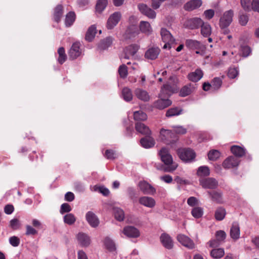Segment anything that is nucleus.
<instances>
[{
    "label": "nucleus",
    "mask_w": 259,
    "mask_h": 259,
    "mask_svg": "<svg viewBox=\"0 0 259 259\" xmlns=\"http://www.w3.org/2000/svg\"><path fill=\"white\" fill-rule=\"evenodd\" d=\"M160 53V49L157 47L149 49L145 53V57L151 60L156 59Z\"/></svg>",
    "instance_id": "21"
},
{
    "label": "nucleus",
    "mask_w": 259,
    "mask_h": 259,
    "mask_svg": "<svg viewBox=\"0 0 259 259\" xmlns=\"http://www.w3.org/2000/svg\"><path fill=\"white\" fill-rule=\"evenodd\" d=\"M121 96L126 102L130 101V89L127 88H124L122 91Z\"/></svg>",
    "instance_id": "58"
},
{
    "label": "nucleus",
    "mask_w": 259,
    "mask_h": 259,
    "mask_svg": "<svg viewBox=\"0 0 259 259\" xmlns=\"http://www.w3.org/2000/svg\"><path fill=\"white\" fill-rule=\"evenodd\" d=\"M222 81L219 77L214 78L212 81V87L214 90L219 89L222 85Z\"/></svg>",
    "instance_id": "57"
},
{
    "label": "nucleus",
    "mask_w": 259,
    "mask_h": 259,
    "mask_svg": "<svg viewBox=\"0 0 259 259\" xmlns=\"http://www.w3.org/2000/svg\"><path fill=\"white\" fill-rule=\"evenodd\" d=\"M232 153L237 157H242L245 153V150L244 148L239 146L234 145L231 147Z\"/></svg>",
    "instance_id": "31"
},
{
    "label": "nucleus",
    "mask_w": 259,
    "mask_h": 259,
    "mask_svg": "<svg viewBox=\"0 0 259 259\" xmlns=\"http://www.w3.org/2000/svg\"><path fill=\"white\" fill-rule=\"evenodd\" d=\"M136 129L137 132L146 136H149L151 134V131L149 127L141 122L136 124Z\"/></svg>",
    "instance_id": "24"
},
{
    "label": "nucleus",
    "mask_w": 259,
    "mask_h": 259,
    "mask_svg": "<svg viewBox=\"0 0 259 259\" xmlns=\"http://www.w3.org/2000/svg\"><path fill=\"white\" fill-rule=\"evenodd\" d=\"M160 241L163 246L170 249L173 247V242L170 236L166 233H163L160 236Z\"/></svg>",
    "instance_id": "20"
},
{
    "label": "nucleus",
    "mask_w": 259,
    "mask_h": 259,
    "mask_svg": "<svg viewBox=\"0 0 259 259\" xmlns=\"http://www.w3.org/2000/svg\"><path fill=\"white\" fill-rule=\"evenodd\" d=\"M230 233L231 237L234 240H236L240 238V228L237 223H233Z\"/></svg>",
    "instance_id": "23"
},
{
    "label": "nucleus",
    "mask_w": 259,
    "mask_h": 259,
    "mask_svg": "<svg viewBox=\"0 0 259 259\" xmlns=\"http://www.w3.org/2000/svg\"><path fill=\"white\" fill-rule=\"evenodd\" d=\"M203 73L200 69H197L194 71L190 72L188 74V78L192 82H197L203 77Z\"/></svg>",
    "instance_id": "19"
},
{
    "label": "nucleus",
    "mask_w": 259,
    "mask_h": 259,
    "mask_svg": "<svg viewBox=\"0 0 259 259\" xmlns=\"http://www.w3.org/2000/svg\"><path fill=\"white\" fill-rule=\"evenodd\" d=\"M160 34L162 41L165 42L163 48L164 49H170L171 48V45L175 44V39L170 32L166 29L162 28L160 31Z\"/></svg>",
    "instance_id": "5"
},
{
    "label": "nucleus",
    "mask_w": 259,
    "mask_h": 259,
    "mask_svg": "<svg viewBox=\"0 0 259 259\" xmlns=\"http://www.w3.org/2000/svg\"><path fill=\"white\" fill-rule=\"evenodd\" d=\"M210 174V170L208 166H200L197 171V175L199 177H206L209 176Z\"/></svg>",
    "instance_id": "41"
},
{
    "label": "nucleus",
    "mask_w": 259,
    "mask_h": 259,
    "mask_svg": "<svg viewBox=\"0 0 259 259\" xmlns=\"http://www.w3.org/2000/svg\"><path fill=\"white\" fill-rule=\"evenodd\" d=\"M203 20L197 17L189 19L186 21L184 26L186 28L190 29H198L201 24H203Z\"/></svg>",
    "instance_id": "8"
},
{
    "label": "nucleus",
    "mask_w": 259,
    "mask_h": 259,
    "mask_svg": "<svg viewBox=\"0 0 259 259\" xmlns=\"http://www.w3.org/2000/svg\"><path fill=\"white\" fill-rule=\"evenodd\" d=\"M185 45L188 49L192 50H199L201 47V44L200 41L191 39H187Z\"/></svg>",
    "instance_id": "27"
},
{
    "label": "nucleus",
    "mask_w": 259,
    "mask_h": 259,
    "mask_svg": "<svg viewBox=\"0 0 259 259\" xmlns=\"http://www.w3.org/2000/svg\"><path fill=\"white\" fill-rule=\"evenodd\" d=\"M240 53L243 57H246L250 55L251 49L247 46H242L241 47Z\"/></svg>",
    "instance_id": "51"
},
{
    "label": "nucleus",
    "mask_w": 259,
    "mask_h": 259,
    "mask_svg": "<svg viewBox=\"0 0 259 259\" xmlns=\"http://www.w3.org/2000/svg\"><path fill=\"white\" fill-rule=\"evenodd\" d=\"M215 237L219 242H222L226 239V234L224 231H218L215 233Z\"/></svg>",
    "instance_id": "53"
},
{
    "label": "nucleus",
    "mask_w": 259,
    "mask_h": 259,
    "mask_svg": "<svg viewBox=\"0 0 259 259\" xmlns=\"http://www.w3.org/2000/svg\"><path fill=\"white\" fill-rule=\"evenodd\" d=\"M196 88V84L189 83L184 86L180 91V96L183 97L191 94Z\"/></svg>",
    "instance_id": "18"
},
{
    "label": "nucleus",
    "mask_w": 259,
    "mask_h": 259,
    "mask_svg": "<svg viewBox=\"0 0 259 259\" xmlns=\"http://www.w3.org/2000/svg\"><path fill=\"white\" fill-rule=\"evenodd\" d=\"M121 14L116 12L111 14L107 20L106 27L108 29H113L119 22L121 18Z\"/></svg>",
    "instance_id": "7"
},
{
    "label": "nucleus",
    "mask_w": 259,
    "mask_h": 259,
    "mask_svg": "<svg viewBox=\"0 0 259 259\" xmlns=\"http://www.w3.org/2000/svg\"><path fill=\"white\" fill-rule=\"evenodd\" d=\"M207 194L213 201L218 203L223 202L222 196L221 193L217 191H207Z\"/></svg>",
    "instance_id": "35"
},
{
    "label": "nucleus",
    "mask_w": 259,
    "mask_h": 259,
    "mask_svg": "<svg viewBox=\"0 0 259 259\" xmlns=\"http://www.w3.org/2000/svg\"><path fill=\"white\" fill-rule=\"evenodd\" d=\"M178 154L180 158L185 162H190L196 156L194 151L190 148L179 149L178 151Z\"/></svg>",
    "instance_id": "4"
},
{
    "label": "nucleus",
    "mask_w": 259,
    "mask_h": 259,
    "mask_svg": "<svg viewBox=\"0 0 259 259\" xmlns=\"http://www.w3.org/2000/svg\"><path fill=\"white\" fill-rule=\"evenodd\" d=\"M63 6L59 5L56 7L54 12V20L56 22L60 21L61 18L63 16Z\"/></svg>",
    "instance_id": "29"
},
{
    "label": "nucleus",
    "mask_w": 259,
    "mask_h": 259,
    "mask_svg": "<svg viewBox=\"0 0 259 259\" xmlns=\"http://www.w3.org/2000/svg\"><path fill=\"white\" fill-rule=\"evenodd\" d=\"M10 243L14 247L18 246L20 244L19 239L16 236H13L9 239Z\"/></svg>",
    "instance_id": "62"
},
{
    "label": "nucleus",
    "mask_w": 259,
    "mask_h": 259,
    "mask_svg": "<svg viewBox=\"0 0 259 259\" xmlns=\"http://www.w3.org/2000/svg\"><path fill=\"white\" fill-rule=\"evenodd\" d=\"M20 226V223L18 219H14L10 221V226L14 230L19 229Z\"/></svg>",
    "instance_id": "61"
},
{
    "label": "nucleus",
    "mask_w": 259,
    "mask_h": 259,
    "mask_svg": "<svg viewBox=\"0 0 259 259\" xmlns=\"http://www.w3.org/2000/svg\"><path fill=\"white\" fill-rule=\"evenodd\" d=\"M140 234L141 233L139 229L131 226V238H138Z\"/></svg>",
    "instance_id": "55"
},
{
    "label": "nucleus",
    "mask_w": 259,
    "mask_h": 259,
    "mask_svg": "<svg viewBox=\"0 0 259 259\" xmlns=\"http://www.w3.org/2000/svg\"><path fill=\"white\" fill-rule=\"evenodd\" d=\"M138 8L140 11L144 15L149 18L154 19L156 17V13L154 11L147 7L144 4H141L138 5Z\"/></svg>",
    "instance_id": "15"
},
{
    "label": "nucleus",
    "mask_w": 259,
    "mask_h": 259,
    "mask_svg": "<svg viewBox=\"0 0 259 259\" xmlns=\"http://www.w3.org/2000/svg\"><path fill=\"white\" fill-rule=\"evenodd\" d=\"M141 146L145 148H150L153 147L155 145V141L153 138L148 136V137L143 138L140 140Z\"/></svg>",
    "instance_id": "26"
},
{
    "label": "nucleus",
    "mask_w": 259,
    "mask_h": 259,
    "mask_svg": "<svg viewBox=\"0 0 259 259\" xmlns=\"http://www.w3.org/2000/svg\"><path fill=\"white\" fill-rule=\"evenodd\" d=\"M238 159L234 156H230L226 158L223 163L225 168L229 169L237 166L239 165Z\"/></svg>",
    "instance_id": "17"
},
{
    "label": "nucleus",
    "mask_w": 259,
    "mask_h": 259,
    "mask_svg": "<svg viewBox=\"0 0 259 259\" xmlns=\"http://www.w3.org/2000/svg\"><path fill=\"white\" fill-rule=\"evenodd\" d=\"M135 94L138 99L144 101H148L150 98L148 93L146 91L140 89L136 90Z\"/></svg>",
    "instance_id": "32"
},
{
    "label": "nucleus",
    "mask_w": 259,
    "mask_h": 259,
    "mask_svg": "<svg viewBox=\"0 0 259 259\" xmlns=\"http://www.w3.org/2000/svg\"><path fill=\"white\" fill-rule=\"evenodd\" d=\"M201 5V0H191L184 5V9L187 11H192L200 7Z\"/></svg>",
    "instance_id": "22"
},
{
    "label": "nucleus",
    "mask_w": 259,
    "mask_h": 259,
    "mask_svg": "<svg viewBox=\"0 0 259 259\" xmlns=\"http://www.w3.org/2000/svg\"><path fill=\"white\" fill-rule=\"evenodd\" d=\"M97 33L96 27L95 25L90 26L85 35V39L88 41H92Z\"/></svg>",
    "instance_id": "33"
},
{
    "label": "nucleus",
    "mask_w": 259,
    "mask_h": 259,
    "mask_svg": "<svg viewBox=\"0 0 259 259\" xmlns=\"http://www.w3.org/2000/svg\"><path fill=\"white\" fill-rule=\"evenodd\" d=\"M225 251L223 248L213 249L210 252V255L213 258H220L224 256Z\"/></svg>",
    "instance_id": "40"
},
{
    "label": "nucleus",
    "mask_w": 259,
    "mask_h": 259,
    "mask_svg": "<svg viewBox=\"0 0 259 259\" xmlns=\"http://www.w3.org/2000/svg\"><path fill=\"white\" fill-rule=\"evenodd\" d=\"M139 203L146 207L153 208L156 205L155 199L149 196H142L139 199Z\"/></svg>",
    "instance_id": "13"
},
{
    "label": "nucleus",
    "mask_w": 259,
    "mask_h": 259,
    "mask_svg": "<svg viewBox=\"0 0 259 259\" xmlns=\"http://www.w3.org/2000/svg\"><path fill=\"white\" fill-rule=\"evenodd\" d=\"M138 186L140 189L144 194L154 195L156 192V189L146 181H141L139 182Z\"/></svg>",
    "instance_id": "12"
},
{
    "label": "nucleus",
    "mask_w": 259,
    "mask_h": 259,
    "mask_svg": "<svg viewBox=\"0 0 259 259\" xmlns=\"http://www.w3.org/2000/svg\"><path fill=\"white\" fill-rule=\"evenodd\" d=\"M105 156L107 159H113L116 157L117 154L112 150H107L105 151Z\"/></svg>",
    "instance_id": "59"
},
{
    "label": "nucleus",
    "mask_w": 259,
    "mask_h": 259,
    "mask_svg": "<svg viewBox=\"0 0 259 259\" xmlns=\"http://www.w3.org/2000/svg\"><path fill=\"white\" fill-rule=\"evenodd\" d=\"M80 43L75 42L73 44L69 51V56L72 59H75L79 57L81 54V50L80 49Z\"/></svg>",
    "instance_id": "16"
},
{
    "label": "nucleus",
    "mask_w": 259,
    "mask_h": 259,
    "mask_svg": "<svg viewBox=\"0 0 259 259\" xmlns=\"http://www.w3.org/2000/svg\"><path fill=\"white\" fill-rule=\"evenodd\" d=\"M112 41L113 39L112 37H107L100 41L98 48L101 51L106 50L111 45Z\"/></svg>",
    "instance_id": "30"
},
{
    "label": "nucleus",
    "mask_w": 259,
    "mask_h": 259,
    "mask_svg": "<svg viewBox=\"0 0 259 259\" xmlns=\"http://www.w3.org/2000/svg\"><path fill=\"white\" fill-rule=\"evenodd\" d=\"M58 54L59 57L58 58V62L62 64L66 60L67 56L65 54V51L63 47H60L58 50Z\"/></svg>",
    "instance_id": "42"
},
{
    "label": "nucleus",
    "mask_w": 259,
    "mask_h": 259,
    "mask_svg": "<svg viewBox=\"0 0 259 259\" xmlns=\"http://www.w3.org/2000/svg\"><path fill=\"white\" fill-rule=\"evenodd\" d=\"M75 14L73 12H69L66 15L65 24L67 27L71 26L75 20Z\"/></svg>",
    "instance_id": "36"
},
{
    "label": "nucleus",
    "mask_w": 259,
    "mask_h": 259,
    "mask_svg": "<svg viewBox=\"0 0 259 259\" xmlns=\"http://www.w3.org/2000/svg\"><path fill=\"white\" fill-rule=\"evenodd\" d=\"M177 89L175 87H172L168 83L164 84L161 88L159 95V99L154 103V106L159 109H163L170 106L172 102L168 99H165L169 97L173 93L177 91Z\"/></svg>",
    "instance_id": "1"
},
{
    "label": "nucleus",
    "mask_w": 259,
    "mask_h": 259,
    "mask_svg": "<svg viewBox=\"0 0 259 259\" xmlns=\"http://www.w3.org/2000/svg\"><path fill=\"white\" fill-rule=\"evenodd\" d=\"M118 72L121 77L125 78L127 75V66L124 64L121 65L119 68Z\"/></svg>",
    "instance_id": "49"
},
{
    "label": "nucleus",
    "mask_w": 259,
    "mask_h": 259,
    "mask_svg": "<svg viewBox=\"0 0 259 259\" xmlns=\"http://www.w3.org/2000/svg\"><path fill=\"white\" fill-rule=\"evenodd\" d=\"M234 14V11L232 10H229L224 12L220 18L219 26L222 30H224V34H227L229 31L227 28L233 21Z\"/></svg>",
    "instance_id": "3"
},
{
    "label": "nucleus",
    "mask_w": 259,
    "mask_h": 259,
    "mask_svg": "<svg viewBox=\"0 0 259 259\" xmlns=\"http://www.w3.org/2000/svg\"><path fill=\"white\" fill-rule=\"evenodd\" d=\"M134 118L136 120H145L147 119V116L143 111L139 110L134 112Z\"/></svg>",
    "instance_id": "46"
},
{
    "label": "nucleus",
    "mask_w": 259,
    "mask_h": 259,
    "mask_svg": "<svg viewBox=\"0 0 259 259\" xmlns=\"http://www.w3.org/2000/svg\"><path fill=\"white\" fill-rule=\"evenodd\" d=\"M241 4L244 10L248 11L251 10L250 0H241Z\"/></svg>",
    "instance_id": "60"
},
{
    "label": "nucleus",
    "mask_w": 259,
    "mask_h": 259,
    "mask_svg": "<svg viewBox=\"0 0 259 259\" xmlns=\"http://www.w3.org/2000/svg\"><path fill=\"white\" fill-rule=\"evenodd\" d=\"M239 71L236 68H231L229 69L228 75L230 78H235L238 75Z\"/></svg>",
    "instance_id": "56"
},
{
    "label": "nucleus",
    "mask_w": 259,
    "mask_h": 259,
    "mask_svg": "<svg viewBox=\"0 0 259 259\" xmlns=\"http://www.w3.org/2000/svg\"><path fill=\"white\" fill-rule=\"evenodd\" d=\"M113 213L114 215L115 219L119 221H122L124 218V214L123 211L120 208L113 207Z\"/></svg>",
    "instance_id": "37"
},
{
    "label": "nucleus",
    "mask_w": 259,
    "mask_h": 259,
    "mask_svg": "<svg viewBox=\"0 0 259 259\" xmlns=\"http://www.w3.org/2000/svg\"><path fill=\"white\" fill-rule=\"evenodd\" d=\"M160 138L165 142H172L175 141L176 137L170 130L162 128L160 131Z\"/></svg>",
    "instance_id": "10"
},
{
    "label": "nucleus",
    "mask_w": 259,
    "mask_h": 259,
    "mask_svg": "<svg viewBox=\"0 0 259 259\" xmlns=\"http://www.w3.org/2000/svg\"><path fill=\"white\" fill-rule=\"evenodd\" d=\"M183 110L181 108H171L167 110L166 113V116L167 117H171L172 116H178L181 114Z\"/></svg>",
    "instance_id": "34"
},
{
    "label": "nucleus",
    "mask_w": 259,
    "mask_h": 259,
    "mask_svg": "<svg viewBox=\"0 0 259 259\" xmlns=\"http://www.w3.org/2000/svg\"><path fill=\"white\" fill-rule=\"evenodd\" d=\"M200 27L201 34L203 36L207 37L210 35L212 29L210 25L208 23L203 21V24H201Z\"/></svg>",
    "instance_id": "25"
},
{
    "label": "nucleus",
    "mask_w": 259,
    "mask_h": 259,
    "mask_svg": "<svg viewBox=\"0 0 259 259\" xmlns=\"http://www.w3.org/2000/svg\"><path fill=\"white\" fill-rule=\"evenodd\" d=\"M139 27L140 31L147 35L150 34L152 32L150 23L147 21H141Z\"/></svg>",
    "instance_id": "28"
},
{
    "label": "nucleus",
    "mask_w": 259,
    "mask_h": 259,
    "mask_svg": "<svg viewBox=\"0 0 259 259\" xmlns=\"http://www.w3.org/2000/svg\"><path fill=\"white\" fill-rule=\"evenodd\" d=\"M160 180L167 184H170L172 182V177L168 175L160 177Z\"/></svg>",
    "instance_id": "64"
},
{
    "label": "nucleus",
    "mask_w": 259,
    "mask_h": 259,
    "mask_svg": "<svg viewBox=\"0 0 259 259\" xmlns=\"http://www.w3.org/2000/svg\"><path fill=\"white\" fill-rule=\"evenodd\" d=\"M71 210H72V208H71L70 205L67 203H63L61 205L60 212V213L63 214L66 212H67V213L69 212Z\"/></svg>",
    "instance_id": "50"
},
{
    "label": "nucleus",
    "mask_w": 259,
    "mask_h": 259,
    "mask_svg": "<svg viewBox=\"0 0 259 259\" xmlns=\"http://www.w3.org/2000/svg\"><path fill=\"white\" fill-rule=\"evenodd\" d=\"M220 156V153L217 150H212L208 153V157L210 160H216Z\"/></svg>",
    "instance_id": "48"
},
{
    "label": "nucleus",
    "mask_w": 259,
    "mask_h": 259,
    "mask_svg": "<svg viewBox=\"0 0 259 259\" xmlns=\"http://www.w3.org/2000/svg\"><path fill=\"white\" fill-rule=\"evenodd\" d=\"M78 244L82 247H87L91 243L90 237L85 233L80 232L76 235Z\"/></svg>",
    "instance_id": "14"
},
{
    "label": "nucleus",
    "mask_w": 259,
    "mask_h": 259,
    "mask_svg": "<svg viewBox=\"0 0 259 259\" xmlns=\"http://www.w3.org/2000/svg\"><path fill=\"white\" fill-rule=\"evenodd\" d=\"M226 214V210L223 207H219L215 211V219L217 221H222L225 218Z\"/></svg>",
    "instance_id": "38"
},
{
    "label": "nucleus",
    "mask_w": 259,
    "mask_h": 259,
    "mask_svg": "<svg viewBox=\"0 0 259 259\" xmlns=\"http://www.w3.org/2000/svg\"><path fill=\"white\" fill-rule=\"evenodd\" d=\"M107 4V0H98L96 4V11L101 13L106 8Z\"/></svg>",
    "instance_id": "43"
},
{
    "label": "nucleus",
    "mask_w": 259,
    "mask_h": 259,
    "mask_svg": "<svg viewBox=\"0 0 259 259\" xmlns=\"http://www.w3.org/2000/svg\"><path fill=\"white\" fill-rule=\"evenodd\" d=\"M85 219L88 224L93 228H96L99 225V219L93 211H89L86 213Z\"/></svg>",
    "instance_id": "11"
},
{
    "label": "nucleus",
    "mask_w": 259,
    "mask_h": 259,
    "mask_svg": "<svg viewBox=\"0 0 259 259\" xmlns=\"http://www.w3.org/2000/svg\"><path fill=\"white\" fill-rule=\"evenodd\" d=\"M104 244L106 248L110 251H113L115 250V244L110 238L108 237L106 238L104 240Z\"/></svg>",
    "instance_id": "45"
},
{
    "label": "nucleus",
    "mask_w": 259,
    "mask_h": 259,
    "mask_svg": "<svg viewBox=\"0 0 259 259\" xmlns=\"http://www.w3.org/2000/svg\"><path fill=\"white\" fill-rule=\"evenodd\" d=\"M131 37L132 36H136L139 34L140 30L138 29L137 26L135 25H131Z\"/></svg>",
    "instance_id": "63"
},
{
    "label": "nucleus",
    "mask_w": 259,
    "mask_h": 259,
    "mask_svg": "<svg viewBox=\"0 0 259 259\" xmlns=\"http://www.w3.org/2000/svg\"><path fill=\"white\" fill-rule=\"evenodd\" d=\"M191 214L195 218H200L203 215V209L200 207H195L192 209Z\"/></svg>",
    "instance_id": "44"
},
{
    "label": "nucleus",
    "mask_w": 259,
    "mask_h": 259,
    "mask_svg": "<svg viewBox=\"0 0 259 259\" xmlns=\"http://www.w3.org/2000/svg\"><path fill=\"white\" fill-rule=\"evenodd\" d=\"M94 191H98L105 196H107L110 194V191L109 190V189L103 186H95L94 187Z\"/></svg>",
    "instance_id": "47"
},
{
    "label": "nucleus",
    "mask_w": 259,
    "mask_h": 259,
    "mask_svg": "<svg viewBox=\"0 0 259 259\" xmlns=\"http://www.w3.org/2000/svg\"><path fill=\"white\" fill-rule=\"evenodd\" d=\"M248 20V16L246 14H240L239 16V23L242 26H245Z\"/></svg>",
    "instance_id": "54"
},
{
    "label": "nucleus",
    "mask_w": 259,
    "mask_h": 259,
    "mask_svg": "<svg viewBox=\"0 0 259 259\" xmlns=\"http://www.w3.org/2000/svg\"><path fill=\"white\" fill-rule=\"evenodd\" d=\"M159 155L162 161L165 165H169L167 168L166 171L172 172L177 169L178 165L177 163L173 162L172 157L167 148L165 147L161 148L159 152Z\"/></svg>",
    "instance_id": "2"
},
{
    "label": "nucleus",
    "mask_w": 259,
    "mask_h": 259,
    "mask_svg": "<svg viewBox=\"0 0 259 259\" xmlns=\"http://www.w3.org/2000/svg\"><path fill=\"white\" fill-rule=\"evenodd\" d=\"M76 220L75 215L71 213H68L63 217L64 222L68 225L74 224Z\"/></svg>",
    "instance_id": "39"
},
{
    "label": "nucleus",
    "mask_w": 259,
    "mask_h": 259,
    "mask_svg": "<svg viewBox=\"0 0 259 259\" xmlns=\"http://www.w3.org/2000/svg\"><path fill=\"white\" fill-rule=\"evenodd\" d=\"M172 128H174V132L176 134L183 135L185 134L187 132L186 128H185L182 126H173Z\"/></svg>",
    "instance_id": "52"
},
{
    "label": "nucleus",
    "mask_w": 259,
    "mask_h": 259,
    "mask_svg": "<svg viewBox=\"0 0 259 259\" xmlns=\"http://www.w3.org/2000/svg\"><path fill=\"white\" fill-rule=\"evenodd\" d=\"M177 240L182 245L189 249H192L195 248V245L193 240L185 235H178Z\"/></svg>",
    "instance_id": "9"
},
{
    "label": "nucleus",
    "mask_w": 259,
    "mask_h": 259,
    "mask_svg": "<svg viewBox=\"0 0 259 259\" xmlns=\"http://www.w3.org/2000/svg\"><path fill=\"white\" fill-rule=\"evenodd\" d=\"M199 182L200 185L204 189H215L218 185L217 181L212 178H201Z\"/></svg>",
    "instance_id": "6"
}]
</instances>
